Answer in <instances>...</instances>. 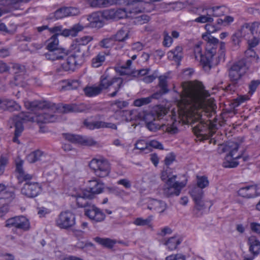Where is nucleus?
<instances>
[{
    "instance_id": "57",
    "label": "nucleus",
    "mask_w": 260,
    "mask_h": 260,
    "mask_svg": "<svg viewBox=\"0 0 260 260\" xmlns=\"http://www.w3.org/2000/svg\"><path fill=\"white\" fill-rule=\"evenodd\" d=\"M16 164V171L18 172V174L24 171L23 169V160L19 158H17L15 160Z\"/></svg>"
},
{
    "instance_id": "43",
    "label": "nucleus",
    "mask_w": 260,
    "mask_h": 260,
    "mask_svg": "<svg viewBox=\"0 0 260 260\" xmlns=\"http://www.w3.org/2000/svg\"><path fill=\"white\" fill-rule=\"evenodd\" d=\"M189 193L193 201L202 199L204 194V191L202 189L197 186L193 187L190 190Z\"/></svg>"
},
{
    "instance_id": "61",
    "label": "nucleus",
    "mask_w": 260,
    "mask_h": 260,
    "mask_svg": "<svg viewBox=\"0 0 260 260\" xmlns=\"http://www.w3.org/2000/svg\"><path fill=\"white\" fill-rule=\"evenodd\" d=\"M166 260H185V256L182 254L178 253L167 256Z\"/></svg>"
},
{
    "instance_id": "24",
    "label": "nucleus",
    "mask_w": 260,
    "mask_h": 260,
    "mask_svg": "<svg viewBox=\"0 0 260 260\" xmlns=\"http://www.w3.org/2000/svg\"><path fill=\"white\" fill-rule=\"evenodd\" d=\"M252 37L248 41V45L254 47L258 45L260 40V23L254 22L252 23Z\"/></svg>"
},
{
    "instance_id": "50",
    "label": "nucleus",
    "mask_w": 260,
    "mask_h": 260,
    "mask_svg": "<svg viewBox=\"0 0 260 260\" xmlns=\"http://www.w3.org/2000/svg\"><path fill=\"white\" fill-rule=\"evenodd\" d=\"M260 85V80H253L251 81L248 85L249 91L248 93L252 94L257 89V87Z\"/></svg>"
},
{
    "instance_id": "4",
    "label": "nucleus",
    "mask_w": 260,
    "mask_h": 260,
    "mask_svg": "<svg viewBox=\"0 0 260 260\" xmlns=\"http://www.w3.org/2000/svg\"><path fill=\"white\" fill-rule=\"evenodd\" d=\"M122 84L123 80L121 78L111 77L107 73H105L101 77L98 86L86 87L84 89V91L86 96L91 97L100 94L103 90L108 89L109 90H114L108 95L110 97H114L122 86Z\"/></svg>"
},
{
    "instance_id": "20",
    "label": "nucleus",
    "mask_w": 260,
    "mask_h": 260,
    "mask_svg": "<svg viewBox=\"0 0 260 260\" xmlns=\"http://www.w3.org/2000/svg\"><path fill=\"white\" fill-rule=\"evenodd\" d=\"M194 55L196 60H199L202 63L203 68L205 70H210V62L207 60V55L206 52L205 55L202 53V48L201 45L199 44H196L194 48Z\"/></svg>"
},
{
    "instance_id": "1",
    "label": "nucleus",
    "mask_w": 260,
    "mask_h": 260,
    "mask_svg": "<svg viewBox=\"0 0 260 260\" xmlns=\"http://www.w3.org/2000/svg\"><path fill=\"white\" fill-rule=\"evenodd\" d=\"M182 92L178 101L179 110L183 116L184 123L190 124L196 135L203 139L212 137L216 129V125L210 120L203 121L197 113L196 109L202 107L209 93L204 90L201 83L184 82L181 84Z\"/></svg>"
},
{
    "instance_id": "63",
    "label": "nucleus",
    "mask_w": 260,
    "mask_h": 260,
    "mask_svg": "<svg viewBox=\"0 0 260 260\" xmlns=\"http://www.w3.org/2000/svg\"><path fill=\"white\" fill-rule=\"evenodd\" d=\"M148 147V143L144 140H139L135 144V148L137 149L145 150Z\"/></svg>"
},
{
    "instance_id": "26",
    "label": "nucleus",
    "mask_w": 260,
    "mask_h": 260,
    "mask_svg": "<svg viewBox=\"0 0 260 260\" xmlns=\"http://www.w3.org/2000/svg\"><path fill=\"white\" fill-rule=\"evenodd\" d=\"M81 66L74 57L70 55L66 61L61 65V68L64 71H74L76 68Z\"/></svg>"
},
{
    "instance_id": "21",
    "label": "nucleus",
    "mask_w": 260,
    "mask_h": 260,
    "mask_svg": "<svg viewBox=\"0 0 260 260\" xmlns=\"http://www.w3.org/2000/svg\"><path fill=\"white\" fill-rule=\"evenodd\" d=\"M12 69L14 74V80L16 81V85H18L23 82L25 75V69L24 66L18 63H14L12 65Z\"/></svg>"
},
{
    "instance_id": "34",
    "label": "nucleus",
    "mask_w": 260,
    "mask_h": 260,
    "mask_svg": "<svg viewBox=\"0 0 260 260\" xmlns=\"http://www.w3.org/2000/svg\"><path fill=\"white\" fill-rule=\"evenodd\" d=\"M177 175L173 174L172 169L167 167L165 169L161 172V179L162 181L166 182V184L169 182L170 180L172 182L176 181Z\"/></svg>"
},
{
    "instance_id": "59",
    "label": "nucleus",
    "mask_w": 260,
    "mask_h": 260,
    "mask_svg": "<svg viewBox=\"0 0 260 260\" xmlns=\"http://www.w3.org/2000/svg\"><path fill=\"white\" fill-rule=\"evenodd\" d=\"M205 29L209 34H211L219 30L220 27L219 26H216L215 25L208 23L205 25Z\"/></svg>"
},
{
    "instance_id": "7",
    "label": "nucleus",
    "mask_w": 260,
    "mask_h": 260,
    "mask_svg": "<svg viewBox=\"0 0 260 260\" xmlns=\"http://www.w3.org/2000/svg\"><path fill=\"white\" fill-rule=\"evenodd\" d=\"M221 152H229V154L225 157V160L223 163V167L229 168L236 167L239 165V162L236 160L241 157V155L235 156V153L239 148L238 143L230 141L225 145H221Z\"/></svg>"
},
{
    "instance_id": "38",
    "label": "nucleus",
    "mask_w": 260,
    "mask_h": 260,
    "mask_svg": "<svg viewBox=\"0 0 260 260\" xmlns=\"http://www.w3.org/2000/svg\"><path fill=\"white\" fill-rule=\"evenodd\" d=\"M158 86L160 87V90L155 93L160 94V98L164 94L167 93L169 91L167 86V77L161 76L159 77Z\"/></svg>"
},
{
    "instance_id": "53",
    "label": "nucleus",
    "mask_w": 260,
    "mask_h": 260,
    "mask_svg": "<svg viewBox=\"0 0 260 260\" xmlns=\"http://www.w3.org/2000/svg\"><path fill=\"white\" fill-rule=\"evenodd\" d=\"M92 40V38L91 36H84L78 39V43L76 44L80 46H86V45Z\"/></svg>"
},
{
    "instance_id": "48",
    "label": "nucleus",
    "mask_w": 260,
    "mask_h": 260,
    "mask_svg": "<svg viewBox=\"0 0 260 260\" xmlns=\"http://www.w3.org/2000/svg\"><path fill=\"white\" fill-rule=\"evenodd\" d=\"M84 124L87 128L90 129L102 128V124H103V121H97L94 122H90L87 120H85Z\"/></svg>"
},
{
    "instance_id": "55",
    "label": "nucleus",
    "mask_w": 260,
    "mask_h": 260,
    "mask_svg": "<svg viewBox=\"0 0 260 260\" xmlns=\"http://www.w3.org/2000/svg\"><path fill=\"white\" fill-rule=\"evenodd\" d=\"M80 82L77 80H74L68 82L65 88L67 90L76 89L80 86Z\"/></svg>"
},
{
    "instance_id": "49",
    "label": "nucleus",
    "mask_w": 260,
    "mask_h": 260,
    "mask_svg": "<svg viewBox=\"0 0 260 260\" xmlns=\"http://www.w3.org/2000/svg\"><path fill=\"white\" fill-rule=\"evenodd\" d=\"M132 62V60H127L125 65L122 66L117 69V72L119 73L121 75L128 74V73L127 72V70L131 66Z\"/></svg>"
},
{
    "instance_id": "8",
    "label": "nucleus",
    "mask_w": 260,
    "mask_h": 260,
    "mask_svg": "<svg viewBox=\"0 0 260 260\" xmlns=\"http://www.w3.org/2000/svg\"><path fill=\"white\" fill-rule=\"evenodd\" d=\"M89 168L94 175L100 178L108 176L110 172V166L105 159H92L89 163Z\"/></svg>"
},
{
    "instance_id": "41",
    "label": "nucleus",
    "mask_w": 260,
    "mask_h": 260,
    "mask_svg": "<svg viewBox=\"0 0 260 260\" xmlns=\"http://www.w3.org/2000/svg\"><path fill=\"white\" fill-rule=\"evenodd\" d=\"M43 152L40 150L32 152L26 156L27 160L30 163H34L41 159Z\"/></svg>"
},
{
    "instance_id": "18",
    "label": "nucleus",
    "mask_w": 260,
    "mask_h": 260,
    "mask_svg": "<svg viewBox=\"0 0 260 260\" xmlns=\"http://www.w3.org/2000/svg\"><path fill=\"white\" fill-rule=\"evenodd\" d=\"M80 13L79 10L75 7H63L56 10L53 14L56 19L66 17L77 15Z\"/></svg>"
},
{
    "instance_id": "27",
    "label": "nucleus",
    "mask_w": 260,
    "mask_h": 260,
    "mask_svg": "<svg viewBox=\"0 0 260 260\" xmlns=\"http://www.w3.org/2000/svg\"><path fill=\"white\" fill-rule=\"evenodd\" d=\"M148 208L158 213H162L166 209L167 204L162 201L153 199L149 203Z\"/></svg>"
},
{
    "instance_id": "12",
    "label": "nucleus",
    "mask_w": 260,
    "mask_h": 260,
    "mask_svg": "<svg viewBox=\"0 0 260 260\" xmlns=\"http://www.w3.org/2000/svg\"><path fill=\"white\" fill-rule=\"evenodd\" d=\"M204 40L207 41L206 47V55H207V60L209 61L210 66L211 67L212 59L213 57L216 54L217 48L218 46L219 41L217 39L209 35H203Z\"/></svg>"
},
{
    "instance_id": "60",
    "label": "nucleus",
    "mask_w": 260,
    "mask_h": 260,
    "mask_svg": "<svg viewBox=\"0 0 260 260\" xmlns=\"http://www.w3.org/2000/svg\"><path fill=\"white\" fill-rule=\"evenodd\" d=\"M9 210L8 204L0 201V217H2Z\"/></svg>"
},
{
    "instance_id": "40",
    "label": "nucleus",
    "mask_w": 260,
    "mask_h": 260,
    "mask_svg": "<svg viewBox=\"0 0 260 260\" xmlns=\"http://www.w3.org/2000/svg\"><path fill=\"white\" fill-rule=\"evenodd\" d=\"M152 216H149L146 219L141 217H138L135 219L133 223L137 226H151V221L152 220Z\"/></svg>"
},
{
    "instance_id": "9",
    "label": "nucleus",
    "mask_w": 260,
    "mask_h": 260,
    "mask_svg": "<svg viewBox=\"0 0 260 260\" xmlns=\"http://www.w3.org/2000/svg\"><path fill=\"white\" fill-rule=\"evenodd\" d=\"M142 2V0H128L126 2L125 8H120L116 10L114 12L115 17L118 19H122L128 17H133L128 16V14H135L141 12V9L137 6V4Z\"/></svg>"
},
{
    "instance_id": "15",
    "label": "nucleus",
    "mask_w": 260,
    "mask_h": 260,
    "mask_svg": "<svg viewBox=\"0 0 260 260\" xmlns=\"http://www.w3.org/2000/svg\"><path fill=\"white\" fill-rule=\"evenodd\" d=\"M71 56L77 61L81 65L84 62L85 57L88 55V51L89 47L87 46H80L77 44L73 45Z\"/></svg>"
},
{
    "instance_id": "42",
    "label": "nucleus",
    "mask_w": 260,
    "mask_h": 260,
    "mask_svg": "<svg viewBox=\"0 0 260 260\" xmlns=\"http://www.w3.org/2000/svg\"><path fill=\"white\" fill-rule=\"evenodd\" d=\"M105 60V53L100 52L92 59V65L94 68L100 67Z\"/></svg>"
},
{
    "instance_id": "13",
    "label": "nucleus",
    "mask_w": 260,
    "mask_h": 260,
    "mask_svg": "<svg viewBox=\"0 0 260 260\" xmlns=\"http://www.w3.org/2000/svg\"><path fill=\"white\" fill-rule=\"evenodd\" d=\"M6 226L8 228L14 227L26 231L29 229L28 220L23 216H16L7 220Z\"/></svg>"
},
{
    "instance_id": "25",
    "label": "nucleus",
    "mask_w": 260,
    "mask_h": 260,
    "mask_svg": "<svg viewBox=\"0 0 260 260\" xmlns=\"http://www.w3.org/2000/svg\"><path fill=\"white\" fill-rule=\"evenodd\" d=\"M20 106L15 101L8 99H0V109L10 112L19 111Z\"/></svg>"
},
{
    "instance_id": "30",
    "label": "nucleus",
    "mask_w": 260,
    "mask_h": 260,
    "mask_svg": "<svg viewBox=\"0 0 260 260\" xmlns=\"http://www.w3.org/2000/svg\"><path fill=\"white\" fill-rule=\"evenodd\" d=\"M168 58L175 61L179 62L183 57L182 48L177 46L175 49L170 50L168 53Z\"/></svg>"
},
{
    "instance_id": "5",
    "label": "nucleus",
    "mask_w": 260,
    "mask_h": 260,
    "mask_svg": "<svg viewBox=\"0 0 260 260\" xmlns=\"http://www.w3.org/2000/svg\"><path fill=\"white\" fill-rule=\"evenodd\" d=\"M167 109L163 106L158 105L155 106L151 112V113L145 116V119H148L149 117L153 118L152 121H148L146 123V127L152 132H156L158 130L165 131L170 134H176L178 133V126L180 123L179 121H174L172 124L165 125L160 124L158 120L155 119H161L166 115Z\"/></svg>"
},
{
    "instance_id": "31",
    "label": "nucleus",
    "mask_w": 260,
    "mask_h": 260,
    "mask_svg": "<svg viewBox=\"0 0 260 260\" xmlns=\"http://www.w3.org/2000/svg\"><path fill=\"white\" fill-rule=\"evenodd\" d=\"M159 98L160 94L157 93H154L150 96L142 98L135 100L134 104L136 107H141L149 104L151 102L152 99H159Z\"/></svg>"
},
{
    "instance_id": "19",
    "label": "nucleus",
    "mask_w": 260,
    "mask_h": 260,
    "mask_svg": "<svg viewBox=\"0 0 260 260\" xmlns=\"http://www.w3.org/2000/svg\"><path fill=\"white\" fill-rule=\"evenodd\" d=\"M69 54L68 50L63 48H59L54 50L48 51L45 54L46 58L48 60L55 61L64 59Z\"/></svg>"
},
{
    "instance_id": "32",
    "label": "nucleus",
    "mask_w": 260,
    "mask_h": 260,
    "mask_svg": "<svg viewBox=\"0 0 260 260\" xmlns=\"http://www.w3.org/2000/svg\"><path fill=\"white\" fill-rule=\"evenodd\" d=\"M117 3V0H92L90 2V6L93 8H104Z\"/></svg>"
},
{
    "instance_id": "39",
    "label": "nucleus",
    "mask_w": 260,
    "mask_h": 260,
    "mask_svg": "<svg viewBox=\"0 0 260 260\" xmlns=\"http://www.w3.org/2000/svg\"><path fill=\"white\" fill-rule=\"evenodd\" d=\"M94 240L99 244L109 248H112L116 244V241L109 238L95 237Z\"/></svg>"
},
{
    "instance_id": "52",
    "label": "nucleus",
    "mask_w": 260,
    "mask_h": 260,
    "mask_svg": "<svg viewBox=\"0 0 260 260\" xmlns=\"http://www.w3.org/2000/svg\"><path fill=\"white\" fill-rule=\"evenodd\" d=\"M173 43V39L172 37L169 35L167 31L164 32V41L162 42L163 45L167 47L171 46Z\"/></svg>"
},
{
    "instance_id": "62",
    "label": "nucleus",
    "mask_w": 260,
    "mask_h": 260,
    "mask_svg": "<svg viewBox=\"0 0 260 260\" xmlns=\"http://www.w3.org/2000/svg\"><path fill=\"white\" fill-rule=\"evenodd\" d=\"M243 38L238 31H237L232 37V41L234 44L238 45Z\"/></svg>"
},
{
    "instance_id": "17",
    "label": "nucleus",
    "mask_w": 260,
    "mask_h": 260,
    "mask_svg": "<svg viewBox=\"0 0 260 260\" xmlns=\"http://www.w3.org/2000/svg\"><path fill=\"white\" fill-rule=\"evenodd\" d=\"M64 138L73 143H78L87 146H92L96 144V142L91 137L67 134L64 135Z\"/></svg>"
},
{
    "instance_id": "56",
    "label": "nucleus",
    "mask_w": 260,
    "mask_h": 260,
    "mask_svg": "<svg viewBox=\"0 0 260 260\" xmlns=\"http://www.w3.org/2000/svg\"><path fill=\"white\" fill-rule=\"evenodd\" d=\"M113 41L114 40L112 37L104 39L100 42V46L103 48H109L112 45Z\"/></svg>"
},
{
    "instance_id": "10",
    "label": "nucleus",
    "mask_w": 260,
    "mask_h": 260,
    "mask_svg": "<svg viewBox=\"0 0 260 260\" xmlns=\"http://www.w3.org/2000/svg\"><path fill=\"white\" fill-rule=\"evenodd\" d=\"M84 27L80 23L74 24L70 29H63L61 25L54 26L52 27L49 28V31L51 34H54L53 36H55V37H58L59 35L63 37H75L77 35L78 33L82 31Z\"/></svg>"
},
{
    "instance_id": "23",
    "label": "nucleus",
    "mask_w": 260,
    "mask_h": 260,
    "mask_svg": "<svg viewBox=\"0 0 260 260\" xmlns=\"http://www.w3.org/2000/svg\"><path fill=\"white\" fill-rule=\"evenodd\" d=\"M239 196L246 198H252L257 197L256 186L253 185H247L240 188L238 191Z\"/></svg>"
},
{
    "instance_id": "36",
    "label": "nucleus",
    "mask_w": 260,
    "mask_h": 260,
    "mask_svg": "<svg viewBox=\"0 0 260 260\" xmlns=\"http://www.w3.org/2000/svg\"><path fill=\"white\" fill-rule=\"evenodd\" d=\"M181 242V240L180 238L177 236H174L168 239L164 244L166 245L169 250H173L176 249L177 246Z\"/></svg>"
},
{
    "instance_id": "28",
    "label": "nucleus",
    "mask_w": 260,
    "mask_h": 260,
    "mask_svg": "<svg viewBox=\"0 0 260 260\" xmlns=\"http://www.w3.org/2000/svg\"><path fill=\"white\" fill-rule=\"evenodd\" d=\"M212 17H220L229 12V9L224 5L209 7L206 9Z\"/></svg>"
},
{
    "instance_id": "14",
    "label": "nucleus",
    "mask_w": 260,
    "mask_h": 260,
    "mask_svg": "<svg viewBox=\"0 0 260 260\" xmlns=\"http://www.w3.org/2000/svg\"><path fill=\"white\" fill-rule=\"evenodd\" d=\"M167 187L164 189L165 194L168 197L173 196H178L182 189L186 185V182H179L171 180L166 184Z\"/></svg>"
},
{
    "instance_id": "45",
    "label": "nucleus",
    "mask_w": 260,
    "mask_h": 260,
    "mask_svg": "<svg viewBox=\"0 0 260 260\" xmlns=\"http://www.w3.org/2000/svg\"><path fill=\"white\" fill-rule=\"evenodd\" d=\"M59 41L58 38L55 37V36H52L48 40L47 48L48 51L54 50L58 47Z\"/></svg>"
},
{
    "instance_id": "2",
    "label": "nucleus",
    "mask_w": 260,
    "mask_h": 260,
    "mask_svg": "<svg viewBox=\"0 0 260 260\" xmlns=\"http://www.w3.org/2000/svg\"><path fill=\"white\" fill-rule=\"evenodd\" d=\"M24 105L27 109L31 111L41 110L44 112L35 115L27 112H21L13 117L15 129L13 141L18 144L20 143L18 137L23 131V122L31 121L44 123L54 122L57 119L55 113L59 110L57 105L48 101H27L25 102Z\"/></svg>"
},
{
    "instance_id": "51",
    "label": "nucleus",
    "mask_w": 260,
    "mask_h": 260,
    "mask_svg": "<svg viewBox=\"0 0 260 260\" xmlns=\"http://www.w3.org/2000/svg\"><path fill=\"white\" fill-rule=\"evenodd\" d=\"M17 177L20 182L25 181L28 182L32 178V175L23 171L19 174Z\"/></svg>"
},
{
    "instance_id": "6",
    "label": "nucleus",
    "mask_w": 260,
    "mask_h": 260,
    "mask_svg": "<svg viewBox=\"0 0 260 260\" xmlns=\"http://www.w3.org/2000/svg\"><path fill=\"white\" fill-rule=\"evenodd\" d=\"M250 63L247 59H242L235 62L228 69V76L231 83L227 87V90H234L235 88L243 84Z\"/></svg>"
},
{
    "instance_id": "46",
    "label": "nucleus",
    "mask_w": 260,
    "mask_h": 260,
    "mask_svg": "<svg viewBox=\"0 0 260 260\" xmlns=\"http://www.w3.org/2000/svg\"><path fill=\"white\" fill-rule=\"evenodd\" d=\"M213 21V18L211 14L209 13V11H208V13L206 15H201L194 20V22L201 23L212 22Z\"/></svg>"
},
{
    "instance_id": "37",
    "label": "nucleus",
    "mask_w": 260,
    "mask_h": 260,
    "mask_svg": "<svg viewBox=\"0 0 260 260\" xmlns=\"http://www.w3.org/2000/svg\"><path fill=\"white\" fill-rule=\"evenodd\" d=\"M112 37L114 41L123 42L128 37V31L126 28L123 27Z\"/></svg>"
},
{
    "instance_id": "35",
    "label": "nucleus",
    "mask_w": 260,
    "mask_h": 260,
    "mask_svg": "<svg viewBox=\"0 0 260 260\" xmlns=\"http://www.w3.org/2000/svg\"><path fill=\"white\" fill-rule=\"evenodd\" d=\"M249 250L254 255H257L260 252V242L254 237L249 239Z\"/></svg>"
},
{
    "instance_id": "22",
    "label": "nucleus",
    "mask_w": 260,
    "mask_h": 260,
    "mask_svg": "<svg viewBox=\"0 0 260 260\" xmlns=\"http://www.w3.org/2000/svg\"><path fill=\"white\" fill-rule=\"evenodd\" d=\"M63 112L65 113L69 112H83L90 109V107L83 103L80 104H65L62 106Z\"/></svg>"
},
{
    "instance_id": "44",
    "label": "nucleus",
    "mask_w": 260,
    "mask_h": 260,
    "mask_svg": "<svg viewBox=\"0 0 260 260\" xmlns=\"http://www.w3.org/2000/svg\"><path fill=\"white\" fill-rule=\"evenodd\" d=\"M31 0H0V5L3 6H11L17 9V5L19 3H27Z\"/></svg>"
},
{
    "instance_id": "54",
    "label": "nucleus",
    "mask_w": 260,
    "mask_h": 260,
    "mask_svg": "<svg viewBox=\"0 0 260 260\" xmlns=\"http://www.w3.org/2000/svg\"><path fill=\"white\" fill-rule=\"evenodd\" d=\"M8 163V158L6 156L2 155L0 157V175L4 172L5 167Z\"/></svg>"
},
{
    "instance_id": "3",
    "label": "nucleus",
    "mask_w": 260,
    "mask_h": 260,
    "mask_svg": "<svg viewBox=\"0 0 260 260\" xmlns=\"http://www.w3.org/2000/svg\"><path fill=\"white\" fill-rule=\"evenodd\" d=\"M104 183L99 180L94 179L88 181L87 188L77 196L76 202L80 207L84 208V214L94 222L103 221L106 217L105 213L99 208L86 199H92L95 194L103 191Z\"/></svg>"
},
{
    "instance_id": "11",
    "label": "nucleus",
    "mask_w": 260,
    "mask_h": 260,
    "mask_svg": "<svg viewBox=\"0 0 260 260\" xmlns=\"http://www.w3.org/2000/svg\"><path fill=\"white\" fill-rule=\"evenodd\" d=\"M75 215L71 211L61 212L55 220L57 226L61 229H68L75 224Z\"/></svg>"
},
{
    "instance_id": "58",
    "label": "nucleus",
    "mask_w": 260,
    "mask_h": 260,
    "mask_svg": "<svg viewBox=\"0 0 260 260\" xmlns=\"http://www.w3.org/2000/svg\"><path fill=\"white\" fill-rule=\"evenodd\" d=\"M149 71V69H143L133 72V74L135 77H140L147 74Z\"/></svg>"
},
{
    "instance_id": "29",
    "label": "nucleus",
    "mask_w": 260,
    "mask_h": 260,
    "mask_svg": "<svg viewBox=\"0 0 260 260\" xmlns=\"http://www.w3.org/2000/svg\"><path fill=\"white\" fill-rule=\"evenodd\" d=\"M89 26L92 28H101L103 25L102 17L98 13H93L87 18Z\"/></svg>"
},
{
    "instance_id": "16",
    "label": "nucleus",
    "mask_w": 260,
    "mask_h": 260,
    "mask_svg": "<svg viewBox=\"0 0 260 260\" xmlns=\"http://www.w3.org/2000/svg\"><path fill=\"white\" fill-rule=\"evenodd\" d=\"M41 191V186L37 182H26L21 189V193L28 198H34Z\"/></svg>"
},
{
    "instance_id": "33",
    "label": "nucleus",
    "mask_w": 260,
    "mask_h": 260,
    "mask_svg": "<svg viewBox=\"0 0 260 260\" xmlns=\"http://www.w3.org/2000/svg\"><path fill=\"white\" fill-rule=\"evenodd\" d=\"M238 31L243 38H245L248 41L252 36V23H244Z\"/></svg>"
},
{
    "instance_id": "64",
    "label": "nucleus",
    "mask_w": 260,
    "mask_h": 260,
    "mask_svg": "<svg viewBox=\"0 0 260 260\" xmlns=\"http://www.w3.org/2000/svg\"><path fill=\"white\" fill-rule=\"evenodd\" d=\"M117 183L123 186L126 189H129L132 186L131 182L127 179H121L118 180Z\"/></svg>"
},
{
    "instance_id": "47",
    "label": "nucleus",
    "mask_w": 260,
    "mask_h": 260,
    "mask_svg": "<svg viewBox=\"0 0 260 260\" xmlns=\"http://www.w3.org/2000/svg\"><path fill=\"white\" fill-rule=\"evenodd\" d=\"M208 178L205 176L197 177V187L203 189L209 185Z\"/></svg>"
}]
</instances>
